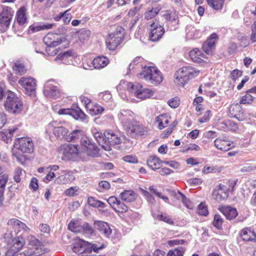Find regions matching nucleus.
<instances>
[{
  "instance_id": "1",
  "label": "nucleus",
  "mask_w": 256,
  "mask_h": 256,
  "mask_svg": "<svg viewBox=\"0 0 256 256\" xmlns=\"http://www.w3.org/2000/svg\"><path fill=\"white\" fill-rule=\"evenodd\" d=\"M34 150V144L32 140L28 137L18 138L14 140L12 156L21 164L25 161L24 154H31Z\"/></svg>"
},
{
  "instance_id": "2",
  "label": "nucleus",
  "mask_w": 256,
  "mask_h": 256,
  "mask_svg": "<svg viewBox=\"0 0 256 256\" xmlns=\"http://www.w3.org/2000/svg\"><path fill=\"white\" fill-rule=\"evenodd\" d=\"M138 76L139 78L156 85L160 84L163 80L162 73L156 66H144Z\"/></svg>"
},
{
  "instance_id": "3",
  "label": "nucleus",
  "mask_w": 256,
  "mask_h": 256,
  "mask_svg": "<svg viewBox=\"0 0 256 256\" xmlns=\"http://www.w3.org/2000/svg\"><path fill=\"white\" fill-rule=\"evenodd\" d=\"M199 72L191 66L182 68L176 71L174 74V82L179 86H184L187 82L196 76Z\"/></svg>"
},
{
  "instance_id": "4",
  "label": "nucleus",
  "mask_w": 256,
  "mask_h": 256,
  "mask_svg": "<svg viewBox=\"0 0 256 256\" xmlns=\"http://www.w3.org/2000/svg\"><path fill=\"white\" fill-rule=\"evenodd\" d=\"M6 94V100L4 104L6 110L12 114H20L23 107L22 102L15 93L12 91H8Z\"/></svg>"
},
{
  "instance_id": "5",
  "label": "nucleus",
  "mask_w": 256,
  "mask_h": 256,
  "mask_svg": "<svg viewBox=\"0 0 256 256\" xmlns=\"http://www.w3.org/2000/svg\"><path fill=\"white\" fill-rule=\"evenodd\" d=\"M124 29L117 26L115 30L109 34L106 41L107 48L110 50H115L124 39Z\"/></svg>"
},
{
  "instance_id": "6",
  "label": "nucleus",
  "mask_w": 256,
  "mask_h": 256,
  "mask_svg": "<svg viewBox=\"0 0 256 256\" xmlns=\"http://www.w3.org/2000/svg\"><path fill=\"white\" fill-rule=\"evenodd\" d=\"M104 248V244H92L80 239L76 242L73 246L72 250L75 253L82 254L83 252L90 253L92 251L98 252L99 250Z\"/></svg>"
},
{
  "instance_id": "7",
  "label": "nucleus",
  "mask_w": 256,
  "mask_h": 256,
  "mask_svg": "<svg viewBox=\"0 0 256 256\" xmlns=\"http://www.w3.org/2000/svg\"><path fill=\"white\" fill-rule=\"evenodd\" d=\"M80 150V157L84 154L92 157H97L99 154V149L88 137L81 138Z\"/></svg>"
},
{
  "instance_id": "8",
  "label": "nucleus",
  "mask_w": 256,
  "mask_h": 256,
  "mask_svg": "<svg viewBox=\"0 0 256 256\" xmlns=\"http://www.w3.org/2000/svg\"><path fill=\"white\" fill-rule=\"evenodd\" d=\"M127 88L130 93L134 94L136 97L141 100L150 98L154 92L152 90L144 88L139 84L129 82L127 84Z\"/></svg>"
},
{
  "instance_id": "9",
  "label": "nucleus",
  "mask_w": 256,
  "mask_h": 256,
  "mask_svg": "<svg viewBox=\"0 0 256 256\" xmlns=\"http://www.w3.org/2000/svg\"><path fill=\"white\" fill-rule=\"evenodd\" d=\"M106 144L104 146V149L106 151L112 150V147L115 145L119 144L122 142V138L120 134L112 130L105 131Z\"/></svg>"
},
{
  "instance_id": "10",
  "label": "nucleus",
  "mask_w": 256,
  "mask_h": 256,
  "mask_svg": "<svg viewBox=\"0 0 256 256\" xmlns=\"http://www.w3.org/2000/svg\"><path fill=\"white\" fill-rule=\"evenodd\" d=\"M68 229L75 233H81L87 236H92L94 233V230L91 226L88 223L80 225L78 221H71L68 225Z\"/></svg>"
},
{
  "instance_id": "11",
  "label": "nucleus",
  "mask_w": 256,
  "mask_h": 256,
  "mask_svg": "<svg viewBox=\"0 0 256 256\" xmlns=\"http://www.w3.org/2000/svg\"><path fill=\"white\" fill-rule=\"evenodd\" d=\"M12 8L6 6L2 9L0 14V27L2 31H5L9 27L14 16Z\"/></svg>"
},
{
  "instance_id": "12",
  "label": "nucleus",
  "mask_w": 256,
  "mask_h": 256,
  "mask_svg": "<svg viewBox=\"0 0 256 256\" xmlns=\"http://www.w3.org/2000/svg\"><path fill=\"white\" fill-rule=\"evenodd\" d=\"M149 38L151 41L158 42L162 38L165 31L162 26L158 22H152L148 27Z\"/></svg>"
},
{
  "instance_id": "13",
  "label": "nucleus",
  "mask_w": 256,
  "mask_h": 256,
  "mask_svg": "<svg viewBox=\"0 0 256 256\" xmlns=\"http://www.w3.org/2000/svg\"><path fill=\"white\" fill-rule=\"evenodd\" d=\"M7 225L16 234L20 232H22L21 234H28L30 230V228L24 223L16 218L10 219L8 221Z\"/></svg>"
},
{
  "instance_id": "14",
  "label": "nucleus",
  "mask_w": 256,
  "mask_h": 256,
  "mask_svg": "<svg viewBox=\"0 0 256 256\" xmlns=\"http://www.w3.org/2000/svg\"><path fill=\"white\" fill-rule=\"evenodd\" d=\"M60 153L64 156L62 159L71 160L76 156H80V149L78 146L74 144H64L61 146Z\"/></svg>"
},
{
  "instance_id": "15",
  "label": "nucleus",
  "mask_w": 256,
  "mask_h": 256,
  "mask_svg": "<svg viewBox=\"0 0 256 256\" xmlns=\"http://www.w3.org/2000/svg\"><path fill=\"white\" fill-rule=\"evenodd\" d=\"M126 130L127 134L132 138H136L138 136H144L148 133L147 128L138 124L136 121L133 122Z\"/></svg>"
},
{
  "instance_id": "16",
  "label": "nucleus",
  "mask_w": 256,
  "mask_h": 256,
  "mask_svg": "<svg viewBox=\"0 0 256 256\" xmlns=\"http://www.w3.org/2000/svg\"><path fill=\"white\" fill-rule=\"evenodd\" d=\"M18 82L24 88L28 94L32 95L34 94L36 87V80L34 78L30 77H22Z\"/></svg>"
},
{
  "instance_id": "17",
  "label": "nucleus",
  "mask_w": 256,
  "mask_h": 256,
  "mask_svg": "<svg viewBox=\"0 0 256 256\" xmlns=\"http://www.w3.org/2000/svg\"><path fill=\"white\" fill-rule=\"evenodd\" d=\"M53 82L52 80L46 82L44 87V93L48 98L57 99L60 96V91L58 86H54Z\"/></svg>"
},
{
  "instance_id": "18",
  "label": "nucleus",
  "mask_w": 256,
  "mask_h": 256,
  "mask_svg": "<svg viewBox=\"0 0 256 256\" xmlns=\"http://www.w3.org/2000/svg\"><path fill=\"white\" fill-rule=\"evenodd\" d=\"M230 189V188H227L226 186L221 184H219L213 190V198L218 202L226 198L228 196Z\"/></svg>"
},
{
  "instance_id": "19",
  "label": "nucleus",
  "mask_w": 256,
  "mask_h": 256,
  "mask_svg": "<svg viewBox=\"0 0 256 256\" xmlns=\"http://www.w3.org/2000/svg\"><path fill=\"white\" fill-rule=\"evenodd\" d=\"M60 114H67L72 116L76 120H84L86 116L80 108L76 106L75 108H62L58 110Z\"/></svg>"
},
{
  "instance_id": "20",
  "label": "nucleus",
  "mask_w": 256,
  "mask_h": 256,
  "mask_svg": "<svg viewBox=\"0 0 256 256\" xmlns=\"http://www.w3.org/2000/svg\"><path fill=\"white\" fill-rule=\"evenodd\" d=\"M118 118L125 129L135 121L134 114L128 110H121L118 114Z\"/></svg>"
},
{
  "instance_id": "21",
  "label": "nucleus",
  "mask_w": 256,
  "mask_h": 256,
  "mask_svg": "<svg viewBox=\"0 0 256 256\" xmlns=\"http://www.w3.org/2000/svg\"><path fill=\"white\" fill-rule=\"evenodd\" d=\"M218 40V36L216 33L211 34L202 44L203 50L208 54H212V50L215 48V44Z\"/></svg>"
},
{
  "instance_id": "22",
  "label": "nucleus",
  "mask_w": 256,
  "mask_h": 256,
  "mask_svg": "<svg viewBox=\"0 0 256 256\" xmlns=\"http://www.w3.org/2000/svg\"><path fill=\"white\" fill-rule=\"evenodd\" d=\"M214 144L216 148L222 151H228L232 147V142L228 140L224 136H220L215 140Z\"/></svg>"
},
{
  "instance_id": "23",
  "label": "nucleus",
  "mask_w": 256,
  "mask_h": 256,
  "mask_svg": "<svg viewBox=\"0 0 256 256\" xmlns=\"http://www.w3.org/2000/svg\"><path fill=\"white\" fill-rule=\"evenodd\" d=\"M44 41L48 46L56 47L62 42V39L58 34L49 33L44 37Z\"/></svg>"
},
{
  "instance_id": "24",
  "label": "nucleus",
  "mask_w": 256,
  "mask_h": 256,
  "mask_svg": "<svg viewBox=\"0 0 256 256\" xmlns=\"http://www.w3.org/2000/svg\"><path fill=\"white\" fill-rule=\"evenodd\" d=\"M60 174V176L56 180V182L59 184H69L75 179L74 176L70 170H62Z\"/></svg>"
},
{
  "instance_id": "25",
  "label": "nucleus",
  "mask_w": 256,
  "mask_h": 256,
  "mask_svg": "<svg viewBox=\"0 0 256 256\" xmlns=\"http://www.w3.org/2000/svg\"><path fill=\"white\" fill-rule=\"evenodd\" d=\"M94 226L99 232L105 237H110L112 233V230L107 222L102 221H98L94 222Z\"/></svg>"
},
{
  "instance_id": "26",
  "label": "nucleus",
  "mask_w": 256,
  "mask_h": 256,
  "mask_svg": "<svg viewBox=\"0 0 256 256\" xmlns=\"http://www.w3.org/2000/svg\"><path fill=\"white\" fill-rule=\"evenodd\" d=\"M218 209L229 220L234 219L238 214L236 209L230 206H220Z\"/></svg>"
},
{
  "instance_id": "27",
  "label": "nucleus",
  "mask_w": 256,
  "mask_h": 256,
  "mask_svg": "<svg viewBox=\"0 0 256 256\" xmlns=\"http://www.w3.org/2000/svg\"><path fill=\"white\" fill-rule=\"evenodd\" d=\"M56 122H53L51 124L54 126L53 132L56 137L60 140H62L66 138L67 136L68 130L63 126H56L55 124Z\"/></svg>"
},
{
  "instance_id": "28",
  "label": "nucleus",
  "mask_w": 256,
  "mask_h": 256,
  "mask_svg": "<svg viewBox=\"0 0 256 256\" xmlns=\"http://www.w3.org/2000/svg\"><path fill=\"white\" fill-rule=\"evenodd\" d=\"M163 17L168 22V26H176L179 23L178 14L175 12H166Z\"/></svg>"
},
{
  "instance_id": "29",
  "label": "nucleus",
  "mask_w": 256,
  "mask_h": 256,
  "mask_svg": "<svg viewBox=\"0 0 256 256\" xmlns=\"http://www.w3.org/2000/svg\"><path fill=\"white\" fill-rule=\"evenodd\" d=\"M53 24L48 23H34L29 27L28 32L32 34L44 30H48L52 28Z\"/></svg>"
},
{
  "instance_id": "30",
  "label": "nucleus",
  "mask_w": 256,
  "mask_h": 256,
  "mask_svg": "<svg viewBox=\"0 0 256 256\" xmlns=\"http://www.w3.org/2000/svg\"><path fill=\"white\" fill-rule=\"evenodd\" d=\"M240 236L243 240L256 242V234L248 228H244L241 230Z\"/></svg>"
},
{
  "instance_id": "31",
  "label": "nucleus",
  "mask_w": 256,
  "mask_h": 256,
  "mask_svg": "<svg viewBox=\"0 0 256 256\" xmlns=\"http://www.w3.org/2000/svg\"><path fill=\"white\" fill-rule=\"evenodd\" d=\"M26 234H20L19 236L14 238L12 244V245L11 247L14 248L16 250H20L25 244Z\"/></svg>"
},
{
  "instance_id": "32",
  "label": "nucleus",
  "mask_w": 256,
  "mask_h": 256,
  "mask_svg": "<svg viewBox=\"0 0 256 256\" xmlns=\"http://www.w3.org/2000/svg\"><path fill=\"white\" fill-rule=\"evenodd\" d=\"M191 60L196 62L201 63L203 62L204 58H206V56L202 53L198 48H194L189 54Z\"/></svg>"
},
{
  "instance_id": "33",
  "label": "nucleus",
  "mask_w": 256,
  "mask_h": 256,
  "mask_svg": "<svg viewBox=\"0 0 256 256\" xmlns=\"http://www.w3.org/2000/svg\"><path fill=\"white\" fill-rule=\"evenodd\" d=\"M83 137H86L84 135V132L82 130H73L69 134L66 136L65 140L67 142H76L80 138Z\"/></svg>"
},
{
  "instance_id": "34",
  "label": "nucleus",
  "mask_w": 256,
  "mask_h": 256,
  "mask_svg": "<svg viewBox=\"0 0 256 256\" xmlns=\"http://www.w3.org/2000/svg\"><path fill=\"white\" fill-rule=\"evenodd\" d=\"M74 58L72 51H66L62 54H60L54 58L55 61L60 60L63 63L70 64V61L72 62Z\"/></svg>"
},
{
  "instance_id": "35",
  "label": "nucleus",
  "mask_w": 256,
  "mask_h": 256,
  "mask_svg": "<svg viewBox=\"0 0 256 256\" xmlns=\"http://www.w3.org/2000/svg\"><path fill=\"white\" fill-rule=\"evenodd\" d=\"M108 62V58L105 56L96 58L92 62L94 67L96 69H100L105 67Z\"/></svg>"
},
{
  "instance_id": "36",
  "label": "nucleus",
  "mask_w": 256,
  "mask_h": 256,
  "mask_svg": "<svg viewBox=\"0 0 256 256\" xmlns=\"http://www.w3.org/2000/svg\"><path fill=\"white\" fill-rule=\"evenodd\" d=\"M162 9L160 5H157L152 8H148L144 13V18L149 20L154 18L159 13Z\"/></svg>"
},
{
  "instance_id": "37",
  "label": "nucleus",
  "mask_w": 256,
  "mask_h": 256,
  "mask_svg": "<svg viewBox=\"0 0 256 256\" xmlns=\"http://www.w3.org/2000/svg\"><path fill=\"white\" fill-rule=\"evenodd\" d=\"M27 240L28 242V244L32 246L30 248L35 250L40 249L42 251V254L44 253V250L42 246V242L39 241L36 238L32 235L28 236Z\"/></svg>"
},
{
  "instance_id": "38",
  "label": "nucleus",
  "mask_w": 256,
  "mask_h": 256,
  "mask_svg": "<svg viewBox=\"0 0 256 256\" xmlns=\"http://www.w3.org/2000/svg\"><path fill=\"white\" fill-rule=\"evenodd\" d=\"M160 163L161 161L160 158L155 156H151L147 160L148 166L154 170L158 168Z\"/></svg>"
},
{
  "instance_id": "39",
  "label": "nucleus",
  "mask_w": 256,
  "mask_h": 256,
  "mask_svg": "<svg viewBox=\"0 0 256 256\" xmlns=\"http://www.w3.org/2000/svg\"><path fill=\"white\" fill-rule=\"evenodd\" d=\"M168 122V118L166 114L160 115L156 118V122L158 124V128L160 130L164 128Z\"/></svg>"
},
{
  "instance_id": "40",
  "label": "nucleus",
  "mask_w": 256,
  "mask_h": 256,
  "mask_svg": "<svg viewBox=\"0 0 256 256\" xmlns=\"http://www.w3.org/2000/svg\"><path fill=\"white\" fill-rule=\"evenodd\" d=\"M87 110L92 116H96L102 114L104 111V108L98 104L93 103L92 104H89Z\"/></svg>"
},
{
  "instance_id": "41",
  "label": "nucleus",
  "mask_w": 256,
  "mask_h": 256,
  "mask_svg": "<svg viewBox=\"0 0 256 256\" xmlns=\"http://www.w3.org/2000/svg\"><path fill=\"white\" fill-rule=\"evenodd\" d=\"M16 130V128H13L6 130L4 132H0V140H4L7 144L10 142Z\"/></svg>"
},
{
  "instance_id": "42",
  "label": "nucleus",
  "mask_w": 256,
  "mask_h": 256,
  "mask_svg": "<svg viewBox=\"0 0 256 256\" xmlns=\"http://www.w3.org/2000/svg\"><path fill=\"white\" fill-rule=\"evenodd\" d=\"M70 10L69 9L63 12L59 13L54 18V20L58 22L62 18L64 24H67L69 23L72 19V14L69 12Z\"/></svg>"
},
{
  "instance_id": "43",
  "label": "nucleus",
  "mask_w": 256,
  "mask_h": 256,
  "mask_svg": "<svg viewBox=\"0 0 256 256\" xmlns=\"http://www.w3.org/2000/svg\"><path fill=\"white\" fill-rule=\"evenodd\" d=\"M120 196L122 200L128 202H133L136 198L134 192L132 190L124 191L120 193Z\"/></svg>"
},
{
  "instance_id": "44",
  "label": "nucleus",
  "mask_w": 256,
  "mask_h": 256,
  "mask_svg": "<svg viewBox=\"0 0 256 256\" xmlns=\"http://www.w3.org/2000/svg\"><path fill=\"white\" fill-rule=\"evenodd\" d=\"M186 36L190 38H197L200 36V31L196 29L193 26L190 25L188 26L186 28Z\"/></svg>"
},
{
  "instance_id": "45",
  "label": "nucleus",
  "mask_w": 256,
  "mask_h": 256,
  "mask_svg": "<svg viewBox=\"0 0 256 256\" xmlns=\"http://www.w3.org/2000/svg\"><path fill=\"white\" fill-rule=\"evenodd\" d=\"M175 196L178 199H181L182 202L188 208L192 209L193 208V205L191 202L186 198V196L180 191L178 192L177 194H175Z\"/></svg>"
},
{
  "instance_id": "46",
  "label": "nucleus",
  "mask_w": 256,
  "mask_h": 256,
  "mask_svg": "<svg viewBox=\"0 0 256 256\" xmlns=\"http://www.w3.org/2000/svg\"><path fill=\"white\" fill-rule=\"evenodd\" d=\"M42 251L40 249L28 248L22 252L19 253L16 256H39L42 254Z\"/></svg>"
},
{
  "instance_id": "47",
  "label": "nucleus",
  "mask_w": 256,
  "mask_h": 256,
  "mask_svg": "<svg viewBox=\"0 0 256 256\" xmlns=\"http://www.w3.org/2000/svg\"><path fill=\"white\" fill-rule=\"evenodd\" d=\"M88 204L94 208H104L106 204L102 202L96 200L94 197H89L88 200Z\"/></svg>"
},
{
  "instance_id": "48",
  "label": "nucleus",
  "mask_w": 256,
  "mask_h": 256,
  "mask_svg": "<svg viewBox=\"0 0 256 256\" xmlns=\"http://www.w3.org/2000/svg\"><path fill=\"white\" fill-rule=\"evenodd\" d=\"M208 6L216 10H222L224 0H207Z\"/></svg>"
},
{
  "instance_id": "49",
  "label": "nucleus",
  "mask_w": 256,
  "mask_h": 256,
  "mask_svg": "<svg viewBox=\"0 0 256 256\" xmlns=\"http://www.w3.org/2000/svg\"><path fill=\"white\" fill-rule=\"evenodd\" d=\"M12 70L16 74L22 76L25 74L26 72V69L25 66L20 63L16 62L14 64Z\"/></svg>"
},
{
  "instance_id": "50",
  "label": "nucleus",
  "mask_w": 256,
  "mask_h": 256,
  "mask_svg": "<svg viewBox=\"0 0 256 256\" xmlns=\"http://www.w3.org/2000/svg\"><path fill=\"white\" fill-rule=\"evenodd\" d=\"M14 236L12 230L8 226L6 232L2 235V238L8 244H12V242L14 238Z\"/></svg>"
},
{
  "instance_id": "51",
  "label": "nucleus",
  "mask_w": 256,
  "mask_h": 256,
  "mask_svg": "<svg viewBox=\"0 0 256 256\" xmlns=\"http://www.w3.org/2000/svg\"><path fill=\"white\" fill-rule=\"evenodd\" d=\"M17 22L20 24H23L26 21V18L24 8H21L16 13Z\"/></svg>"
},
{
  "instance_id": "52",
  "label": "nucleus",
  "mask_w": 256,
  "mask_h": 256,
  "mask_svg": "<svg viewBox=\"0 0 256 256\" xmlns=\"http://www.w3.org/2000/svg\"><path fill=\"white\" fill-rule=\"evenodd\" d=\"M94 137L98 144L104 148V146L106 144L105 132L103 134L100 132H96L94 134Z\"/></svg>"
},
{
  "instance_id": "53",
  "label": "nucleus",
  "mask_w": 256,
  "mask_h": 256,
  "mask_svg": "<svg viewBox=\"0 0 256 256\" xmlns=\"http://www.w3.org/2000/svg\"><path fill=\"white\" fill-rule=\"evenodd\" d=\"M256 98L255 96L250 94L246 91V94L243 96L240 100V104H249Z\"/></svg>"
},
{
  "instance_id": "54",
  "label": "nucleus",
  "mask_w": 256,
  "mask_h": 256,
  "mask_svg": "<svg viewBox=\"0 0 256 256\" xmlns=\"http://www.w3.org/2000/svg\"><path fill=\"white\" fill-rule=\"evenodd\" d=\"M8 180V176L3 174L0 178V196L3 197L6 184Z\"/></svg>"
},
{
  "instance_id": "55",
  "label": "nucleus",
  "mask_w": 256,
  "mask_h": 256,
  "mask_svg": "<svg viewBox=\"0 0 256 256\" xmlns=\"http://www.w3.org/2000/svg\"><path fill=\"white\" fill-rule=\"evenodd\" d=\"M114 210L116 212L124 213L128 211V208L126 204L119 200L116 206L114 207Z\"/></svg>"
},
{
  "instance_id": "56",
  "label": "nucleus",
  "mask_w": 256,
  "mask_h": 256,
  "mask_svg": "<svg viewBox=\"0 0 256 256\" xmlns=\"http://www.w3.org/2000/svg\"><path fill=\"white\" fill-rule=\"evenodd\" d=\"M241 108L238 104H233L230 106L229 108V112L232 115L234 116L237 117L238 112H239Z\"/></svg>"
},
{
  "instance_id": "57",
  "label": "nucleus",
  "mask_w": 256,
  "mask_h": 256,
  "mask_svg": "<svg viewBox=\"0 0 256 256\" xmlns=\"http://www.w3.org/2000/svg\"><path fill=\"white\" fill-rule=\"evenodd\" d=\"M149 190L152 193H154L156 196L162 199L166 202L169 203V198L168 196L162 195L153 186H151L149 188Z\"/></svg>"
},
{
  "instance_id": "58",
  "label": "nucleus",
  "mask_w": 256,
  "mask_h": 256,
  "mask_svg": "<svg viewBox=\"0 0 256 256\" xmlns=\"http://www.w3.org/2000/svg\"><path fill=\"white\" fill-rule=\"evenodd\" d=\"M155 218L156 219H158V220L164 221L168 224H173L172 220L166 214H158L156 215Z\"/></svg>"
},
{
  "instance_id": "59",
  "label": "nucleus",
  "mask_w": 256,
  "mask_h": 256,
  "mask_svg": "<svg viewBox=\"0 0 256 256\" xmlns=\"http://www.w3.org/2000/svg\"><path fill=\"white\" fill-rule=\"evenodd\" d=\"M23 170L22 168L18 167L16 168L14 172V180L18 183L20 182V177L22 175Z\"/></svg>"
},
{
  "instance_id": "60",
  "label": "nucleus",
  "mask_w": 256,
  "mask_h": 256,
  "mask_svg": "<svg viewBox=\"0 0 256 256\" xmlns=\"http://www.w3.org/2000/svg\"><path fill=\"white\" fill-rule=\"evenodd\" d=\"M223 222V220L220 216L219 214H216L214 217L213 222L214 226L217 228H220Z\"/></svg>"
},
{
  "instance_id": "61",
  "label": "nucleus",
  "mask_w": 256,
  "mask_h": 256,
  "mask_svg": "<svg viewBox=\"0 0 256 256\" xmlns=\"http://www.w3.org/2000/svg\"><path fill=\"white\" fill-rule=\"evenodd\" d=\"M198 213L200 215L202 216H206L207 214H208V210L207 209V207L204 204L201 203L198 205Z\"/></svg>"
},
{
  "instance_id": "62",
  "label": "nucleus",
  "mask_w": 256,
  "mask_h": 256,
  "mask_svg": "<svg viewBox=\"0 0 256 256\" xmlns=\"http://www.w3.org/2000/svg\"><path fill=\"white\" fill-rule=\"evenodd\" d=\"M90 31L89 30H82L79 34V39L82 41L87 40L90 36Z\"/></svg>"
},
{
  "instance_id": "63",
  "label": "nucleus",
  "mask_w": 256,
  "mask_h": 256,
  "mask_svg": "<svg viewBox=\"0 0 256 256\" xmlns=\"http://www.w3.org/2000/svg\"><path fill=\"white\" fill-rule=\"evenodd\" d=\"M122 160L124 162L128 163L136 164L138 162V158L136 156L130 155L124 156Z\"/></svg>"
},
{
  "instance_id": "64",
  "label": "nucleus",
  "mask_w": 256,
  "mask_h": 256,
  "mask_svg": "<svg viewBox=\"0 0 256 256\" xmlns=\"http://www.w3.org/2000/svg\"><path fill=\"white\" fill-rule=\"evenodd\" d=\"M251 30L252 34L250 36V40L252 42H256V22H254V24L252 25Z\"/></svg>"
}]
</instances>
